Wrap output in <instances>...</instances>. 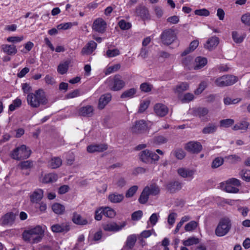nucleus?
Instances as JSON below:
<instances>
[{"label":"nucleus","mask_w":250,"mask_h":250,"mask_svg":"<svg viewBox=\"0 0 250 250\" xmlns=\"http://www.w3.org/2000/svg\"><path fill=\"white\" fill-rule=\"evenodd\" d=\"M44 230L41 226L38 225L24 230L22 237L23 240L31 244L37 243L41 241L44 235Z\"/></svg>","instance_id":"nucleus-1"},{"label":"nucleus","mask_w":250,"mask_h":250,"mask_svg":"<svg viewBox=\"0 0 250 250\" xmlns=\"http://www.w3.org/2000/svg\"><path fill=\"white\" fill-rule=\"evenodd\" d=\"M28 104L32 107L38 108L41 105L48 103V99L43 89L40 88L34 93H30L27 96Z\"/></svg>","instance_id":"nucleus-2"},{"label":"nucleus","mask_w":250,"mask_h":250,"mask_svg":"<svg viewBox=\"0 0 250 250\" xmlns=\"http://www.w3.org/2000/svg\"><path fill=\"white\" fill-rule=\"evenodd\" d=\"M231 228V222L229 218L224 217L221 218L215 230L216 235L222 237L228 233Z\"/></svg>","instance_id":"nucleus-3"},{"label":"nucleus","mask_w":250,"mask_h":250,"mask_svg":"<svg viewBox=\"0 0 250 250\" xmlns=\"http://www.w3.org/2000/svg\"><path fill=\"white\" fill-rule=\"evenodd\" d=\"M109 89L117 91L123 89L125 85V83L119 75H116L113 77H109L105 82Z\"/></svg>","instance_id":"nucleus-4"},{"label":"nucleus","mask_w":250,"mask_h":250,"mask_svg":"<svg viewBox=\"0 0 250 250\" xmlns=\"http://www.w3.org/2000/svg\"><path fill=\"white\" fill-rule=\"evenodd\" d=\"M139 156L140 160L142 162L148 164L155 163L160 158L157 154L148 149L141 151Z\"/></svg>","instance_id":"nucleus-5"},{"label":"nucleus","mask_w":250,"mask_h":250,"mask_svg":"<svg viewBox=\"0 0 250 250\" xmlns=\"http://www.w3.org/2000/svg\"><path fill=\"white\" fill-rule=\"evenodd\" d=\"M31 153V151L28 149L25 145L15 148L11 153V157L14 159L20 160L28 158Z\"/></svg>","instance_id":"nucleus-6"},{"label":"nucleus","mask_w":250,"mask_h":250,"mask_svg":"<svg viewBox=\"0 0 250 250\" xmlns=\"http://www.w3.org/2000/svg\"><path fill=\"white\" fill-rule=\"evenodd\" d=\"M237 81L236 77L232 75H225L215 80V84L219 87H224L232 85Z\"/></svg>","instance_id":"nucleus-7"},{"label":"nucleus","mask_w":250,"mask_h":250,"mask_svg":"<svg viewBox=\"0 0 250 250\" xmlns=\"http://www.w3.org/2000/svg\"><path fill=\"white\" fill-rule=\"evenodd\" d=\"M148 129L146 122L143 120L136 121L130 127V131L133 134H139L144 133Z\"/></svg>","instance_id":"nucleus-8"},{"label":"nucleus","mask_w":250,"mask_h":250,"mask_svg":"<svg viewBox=\"0 0 250 250\" xmlns=\"http://www.w3.org/2000/svg\"><path fill=\"white\" fill-rule=\"evenodd\" d=\"M176 39V35L174 31L168 29L164 31L161 35V39L165 44H171Z\"/></svg>","instance_id":"nucleus-9"},{"label":"nucleus","mask_w":250,"mask_h":250,"mask_svg":"<svg viewBox=\"0 0 250 250\" xmlns=\"http://www.w3.org/2000/svg\"><path fill=\"white\" fill-rule=\"evenodd\" d=\"M126 225L125 222L116 223L114 222H108L103 225V229L106 231H118L121 230Z\"/></svg>","instance_id":"nucleus-10"},{"label":"nucleus","mask_w":250,"mask_h":250,"mask_svg":"<svg viewBox=\"0 0 250 250\" xmlns=\"http://www.w3.org/2000/svg\"><path fill=\"white\" fill-rule=\"evenodd\" d=\"M92 28L96 32L104 33L106 30V23L102 18H98L94 21Z\"/></svg>","instance_id":"nucleus-11"},{"label":"nucleus","mask_w":250,"mask_h":250,"mask_svg":"<svg viewBox=\"0 0 250 250\" xmlns=\"http://www.w3.org/2000/svg\"><path fill=\"white\" fill-rule=\"evenodd\" d=\"M196 170L186 167H180L177 169V173L179 176L184 178L192 179L195 173Z\"/></svg>","instance_id":"nucleus-12"},{"label":"nucleus","mask_w":250,"mask_h":250,"mask_svg":"<svg viewBox=\"0 0 250 250\" xmlns=\"http://www.w3.org/2000/svg\"><path fill=\"white\" fill-rule=\"evenodd\" d=\"M185 149L193 153H198L201 151L202 146L199 142L191 141L186 144Z\"/></svg>","instance_id":"nucleus-13"},{"label":"nucleus","mask_w":250,"mask_h":250,"mask_svg":"<svg viewBox=\"0 0 250 250\" xmlns=\"http://www.w3.org/2000/svg\"><path fill=\"white\" fill-rule=\"evenodd\" d=\"M155 113L158 116L163 117L165 116L168 112V107L161 103H158L154 106Z\"/></svg>","instance_id":"nucleus-14"},{"label":"nucleus","mask_w":250,"mask_h":250,"mask_svg":"<svg viewBox=\"0 0 250 250\" xmlns=\"http://www.w3.org/2000/svg\"><path fill=\"white\" fill-rule=\"evenodd\" d=\"M135 14L141 17L143 20H148L150 18L148 9L143 5H139L135 9Z\"/></svg>","instance_id":"nucleus-15"},{"label":"nucleus","mask_w":250,"mask_h":250,"mask_svg":"<svg viewBox=\"0 0 250 250\" xmlns=\"http://www.w3.org/2000/svg\"><path fill=\"white\" fill-rule=\"evenodd\" d=\"M108 146L106 144H94L87 146V151L89 153L101 152L106 150Z\"/></svg>","instance_id":"nucleus-16"},{"label":"nucleus","mask_w":250,"mask_h":250,"mask_svg":"<svg viewBox=\"0 0 250 250\" xmlns=\"http://www.w3.org/2000/svg\"><path fill=\"white\" fill-rule=\"evenodd\" d=\"M219 42V38L216 36L211 37L209 38L204 44V47L209 50L215 49Z\"/></svg>","instance_id":"nucleus-17"},{"label":"nucleus","mask_w":250,"mask_h":250,"mask_svg":"<svg viewBox=\"0 0 250 250\" xmlns=\"http://www.w3.org/2000/svg\"><path fill=\"white\" fill-rule=\"evenodd\" d=\"M112 96L110 93H106L102 95L99 98L98 108L103 109L111 101Z\"/></svg>","instance_id":"nucleus-18"},{"label":"nucleus","mask_w":250,"mask_h":250,"mask_svg":"<svg viewBox=\"0 0 250 250\" xmlns=\"http://www.w3.org/2000/svg\"><path fill=\"white\" fill-rule=\"evenodd\" d=\"M94 107L87 105L81 107L79 110V114L83 117H91L93 115Z\"/></svg>","instance_id":"nucleus-19"},{"label":"nucleus","mask_w":250,"mask_h":250,"mask_svg":"<svg viewBox=\"0 0 250 250\" xmlns=\"http://www.w3.org/2000/svg\"><path fill=\"white\" fill-rule=\"evenodd\" d=\"M96 47L97 43L94 41H91L83 48L81 51V54L83 55H89L96 49Z\"/></svg>","instance_id":"nucleus-20"},{"label":"nucleus","mask_w":250,"mask_h":250,"mask_svg":"<svg viewBox=\"0 0 250 250\" xmlns=\"http://www.w3.org/2000/svg\"><path fill=\"white\" fill-rule=\"evenodd\" d=\"M43 197V191L42 189H36L30 196V201L33 203H39Z\"/></svg>","instance_id":"nucleus-21"},{"label":"nucleus","mask_w":250,"mask_h":250,"mask_svg":"<svg viewBox=\"0 0 250 250\" xmlns=\"http://www.w3.org/2000/svg\"><path fill=\"white\" fill-rule=\"evenodd\" d=\"M145 190L150 195H157L159 194L160 189L159 186L156 183H151L144 188Z\"/></svg>","instance_id":"nucleus-22"},{"label":"nucleus","mask_w":250,"mask_h":250,"mask_svg":"<svg viewBox=\"0 0 250 250\" xmlns=\"http://www.w3.org/2000/svg\"><path fill=\"white\" fill-rule=\"evenodd\" d=\"M70 229L69 226L66 223L55 224L51 226V230L54 232H67Z\"/></svg>","instance_id":"nucleus-23"},{"label":"nucleus","mask_w":250,"mask_h":250,"mask_svg":"<svg viewBox=\"0 0 250 250\" xmlns=\"http://www.w3.org/2000/svg\"><path fill=\"white\" fill-rule=\"evenodd\" d=\"M189 88V84L186 82H182L176 85L173 88V92L179 95L183 93L184 91H187Z\"/></svg>","instance_id":"nucleus-24"},{"label":"nucleus","mask_w":250,"mask_h":250,"mask_svg":"<svg viewBox=\"0 0 250 250\" xmlns=\"http://www.w3.org/2000/svg\"><path fill=\"white\" fill-rule=\"evenodd\" d=\"M15 219V215L12 212H9L3 215L0 220L1 223L3 225L12 224Z\"/></svg>","instance_id":"nucleus-25"},{"label":"nucleus","mask_w":250,"mask_h":250,"mask_svg":"<svg viewBox=\"0 0 250 250\" xmlns=\"http://www.w3.org/2000/svg\"><path fill=\"white\" fill-rule=\"evenodd\" d=\"M167 189L170 192L173 193L177 190H180L181 188V184L178 181L170 182L167 183L166 186Z\"/></svg>","instance_id":"nucleus-26"},{"label":"nucleus","mask_w":250,"mask_h":250,"mask_svg":"<svg viewBox=\"0 0 250 250\" xmlns=\"http://www.w3.org/2000/svg\"><path fill=\"white\" fill-rule=\"evenodd\" d=\"M2 50L6 54L14 55L17 52L16 47L14 44H3L1 46Z\"/></svg>","instance_id":"nucleus-27"},{"label":"nucleus","mask_w":250,"mask_h":250,"mask_svg":"<svg viewBox=\"0 0 250 250\" xmlns=\"http://www.w3.org/2000/svg\"><path fill=\"white\" fill-rule=\"evenodd\" d=\"M208 62L207 59L203 57H197L195 60L194 69L198 70L204 67Z\"/></svg>","instance_id":"nucleus-28"},{"label":"nucleus","mask_w":250,"mask_h":250,"mask_svg":"<svg viewBox=\"0 0 250 250\" xmlns=\"http://www.w3.org/2000/svg\"><path fill=\"white\" fill-rule=\"evenodd\" d=\"M250 125V123L246 120H243L240 122L236 124L232 128L234 130H247Z\"/></svg>","instance_id":"nucleus-29"},{"label":"nucleus","mask_w":250,"mask_h":250,"mask_svg":"<svg viewBox=\"0 0 250 250\" xmlns=\"http://www.w3.org/2000/svg\"><path fill=\"white\" fill-rule=\"evenodd\" d=\"M124 198L122 194L117 193H112L108 195V199L111 203H118L121 202Z\"/></svg>","instance_id":"nucleus-30"},{"label":"nucleus","mask_w":250,"mask_h":250,"mask_svg":"<svg viewBox=\"0 0 250 250\" xmlns=\"http://www.w3.org/2000/svg\"><path fill=\"white\" fill-rule=\"evenodd\" d=\"M72 221L75 224L79 225H85L88 224V221L85 218L76 212L73 214Z\"/></svg>","instance_id":"nucleus-31"},{"label":"nucleus","mask_w":250,"mask_h":250,"mask_svg":"<svg viewBox=\"0 0 250 250\" xmlns=\"http://www.w3.org/2000/svg\"><path fill=\"white\" fill-rule=\"evenodd\" d=\"M222 187L224 190L229 193H238L239 192V189L233 185L229 184L227 181L225 183H222Z\"/></svg>","instance_id":"nucleus-32"},{"label":"nucleus","mask_w":250,"mask_h":250,"mask_svg":"<svg viewBox=\"0 0 250 250\" xmlns=\"http://www.w3.org/2000/svg\"><path fill=\"white\" fill-rule=\"evenodd\" d=\"M58 179L57 174L53 173H50L45 174L41 181L43 183H49L56 182Z\"/></svg>","instance_id":"nucleus-33"},{"label":"nucleus","mask_w":250,"mask_h":250,"mask_svg":"<svg viewBox=\"0 0 250 250\" xmlns=\"http://www.w3.org/2000/svg\"><path fill=\"white\" fill-rule=\"evenodd\" d=\"M62 165V159L58 157L52 158L49 162L48 166L52 169L57 168Z\"/></svg>","instance_id":"nucleus-34"},{"label":"nucleus","mask_w":250,"mask_h":250,"mask_svg":"<svg viewBox=\"0 0 250 250\" xmlns=\"http://www.w3.org/2000/svg\"><path fill=\"white\" fill-rule=\"evenodd\" d=\"M199 42L197 40H194L191 42L189 44V47L185 49L182 53V56H186L194 51L198 46Z\"/></svg>","instance_id":"nucleus-35"},{"label":"nucleus","mask_w":250,"mask_h":250,"mask_svg":"<svg viewBox=\"0 0 250 250\" xmlns=\"http://www.w3.org/2000/svg\"><path fill=\"white\" fill-rule=\"evenodd\" d=\"M137 240V237L135 235H131L128 236L125 245V248H127L129 250L132 249Z\"/></svg>","instance_id":"nucleus-36"},{"label":"nucleus","mask_w":250,"mask_h":250,"mask_svg":"<svg viewBox=\"0 0 250 250\" xmlns=\"http://www.w3.org/2000/svg\"><path fill=\"white\" fill-rule=\"evenodd\" d=\"M52 209L56 214H62L64 212L65 207L64 206L56 203L52 205Z\"/></svg>","instance_id":"nucleus-37"},{"label":"nucleus","mask_w":250,"mask_h":250,"mask_svg":"<svg viewBox=\"0 0 250 250\" xmlns=\"http://www.w3.org/2000/svg\"><path fill=\"white\" fill-rule=\"evenodd\" d=\"M136 89L134 88H132L125 91L121 95V98H131L135 94Z\"/></svg>","instance_id":"nucleus-38"},{"label":"nucleus","mask_w":250,"mask_h":250,"mask_svg":"<svg viewBox=\"0 0 250 250\" xmlns=\"http://www.w3.org/2000/svg\"><path fill=\"white\" fill-rule=\"evenodd\" d=\"M217 129V125L213 124H209L202 130L204 134L213 133Z\"/></svg>","instance_id":"nucleus-39"},{"label":"nucleus","mask_w":250,"mask_h":250,"mask_svg":"<svg viewBox=\"0 0 250 250\" xmlns=\"http://www.w3.org/2000/svg\"><path fill=\"white\" fill-rule=\"evenodd\" d=\"M103 214L107 217L112 218L116 215V212L113 209L109 207L102 208Z\"/></svg>","instance_id":"nucleus-40"},{"label":"nucleus","mask_w":250,"mask_h":250,"mask_svg":"<svg viewBox=\"0 0 250 250\" xmlns=\"http://www.w3.org/2000/svg\"><path fill=\"white\" fill-rule=\"evenodd\" d=\"M200 240L195 237H191L188 238L187 240L183 242V244L185 246H190L193 245L197 244L199 243Z\"/></svg>","instance_id":"nucleus-41"},{"label":"nucleus","mask_w":250,"mask_h":250,"mask_svg":"<svg viewBox=\"0 0 250 250\" xmlns=\"http://www.w3.org/2000/svg\"><path fill=\"white\" fill-rule=\"evenodd\" d=\"M69 62L66 61L60 63L58 66V72L61 74H64L66 73L68 68Z\"/></svg>","instance_id":"nucleus-42"},{"label":"nucleus","mask_w":250,"mask_h":250,"mask_svg":"<svg viewBox=\"0 0 250 250\" xmlns=\"http://www.w3.org/2000/svg\"><path fill=\"white\" fill-rule=\"evenodd\" d=\"M198 225V223L197 222L191 221L185 225V230L186 231H192L197 228Z\"/></svg>","instance_id":"nucleus-43"},{"label":"nucleus","mask_w":250,"mask_h":250,"mask_svg":"<svg viewBox=\"0 0 250 250\" xmlns=\"http://www.w3.org/2000/svg\"><path fill=\"white\" fill-rule=\"evenodd\" d=\"M232 37L235 42L240 43L243 41L245 37V35H239L237 32L233 31L232 33Z\"/></svg>","instance_id":"nucleus-44"},{"label":"nucleus","mask_w":250,"mask_h":250,"mask_svg":"<svg viewBox=\"0 0 250 250\" xmlns=\"http://www.w3.org/2000/svg\"><path fill=\"white\" fill-rule=\"evenodd\" d=\"M21 101L20 99L17 98L15 100L13 101L12 104H11L9 106V110L10 111H14L16 108H19L21 106Z\"/></svg>","instance_id":"nucleus-45"},{"label":"nucleus","mask_w":250,"mask_h":250,"mask_svg":"<svg viewBox=\"0 0 250 250\" xmlns=\"http://www.w3.org/2000/svg\"><path fill=\"white\" fill-rule=\"evenodd\" d=\"M121 68V65L119 63L108 67L104 71L105 75H109L113 72H116Z\"/></svg>","instance_id":"nucleus-46"},{"label":"nucleus","mask_w":250,"mask_h":250,"mask_svg":"<svg viewBox=\"0 0 250 250\" xmlns=\"http://www.w3.org/2000/svg\"><path fill=\"white\" fill-rule=\"evenodd\" d=\"M234 123V120L231 119L222 120L220 121V127L227 128L232 125Z\"/></svg>","instance_id":"nucleus-47"},{"label":"nucleus","mask_w":250,"mask_h":250,"mask_svg":"<svg viewBox=\"0 0 250 250\" xmlns=\"http://www.w3.org/2000/svg\"><path fill=\"white\" fill-rule=\"evenodd\" d=\"M239 174L243 180L250 182V170L243 169L240 172Z\"/></svg>","instance_id":"nucleus-48"},{"label":"nucleus","mask_w":250,"mask_h":250,"mask_svg":"<svg viewBox=\"0 0 250 250\" xmlns=\"http://www.w3.org/2000/svg\"><path fill=\"white\" fill-rule=\"evenodd\" d=\"M146 190L144 189H143L139 198V202L141 204H145L148 200L149 195Z\"/></svg>","instance_id":"nucleus-49"},{"label":"nucleus","mask_w":250,"mask_h":250,"mask_svg":"<svg viewBox=\"0 0 250 250\" xmlns=\"http://www.w3.org/2000/svg\"><path fill=\"white\" fill-rule=\"evenodd\" d=\"M153 143L156 145H161L167 142V139L164 136L160 135L154 137Z\"/></svg>","instance_id":"nucleus-50"},{"label":"nucleus","mask_w":250,"mask_h":250,"mask_svg":"<svg viewBox=\"0 0 250 250\" xmlns=\"http://www.w3.org/2000/svg\"><path fill=\"white\" fill-rule=\"evenodd\" d=\"M224 163V159L221 157H217L212 161L211 167L216 168L222 166Z\"/></svg>","instance_id":"nucleus-51"},{"label":"nucleus","mask_w":250,"mask_h":250,"mask_svg":"<svg viewBox=\"0 0 250 250\" xmlns=\"http://www.w3.org/2000/svg\"><path fill=\"white\" fill-rule=\"evenodd\" d=\"M138 189L137 186H133L131 187L126 192L125 197L126 198H130L132 197L136 192Z\"/></svg>","instance_id":"nucleus-52"},{"label":"nucleus","mask_w":250,"mask_h":250,"mask_svg":"<svg viewBox=\"0 0 250 250\" xmlns=\"http://www.w3.org/2000/svg\"><path fill=\"white\" fill-rule=\"evenodd\" d=\"M240 98H236L231 99L229 97H226L224 98V103L225 105H229L232 104H235L239 103L241 101Z\"/></svg>","instance_id":"nucleus-53"},{"label":"nucleus","mask_w":250,"mask_h":250,"mask_svg":"<svg viewBox=\"0 0 250 250\" xmlns=\"http://www.w3.org/2000/svg\"><path fill=\"white\" fill-rule=\"evenodd\" d=\"M118 25L122 30H128L131 27V24L128 22L125 21V20H121L118 22Z\"/></svg>","instance_id":"nucleus-54"},{"label":"nucleus","mask_w":250,"mask_h":250,"mask_svg":"<svg viewBox=\"0 0 250 250\" xmlns=\"http://www.w3.org/2000/svg\"><path fill=\"white\" fill-rule=\"evenodd\" d=\"M152 85L147 83H144L140 85V89L144 92H150L152 90Z\"/></svg>","instance_id":"nucleus-55"},{"label":"nucleus","mask_w":250,"mask_h":250,"mask_svg":"<svg viewBox=\"0 0 250 250\" xmlns=\"http://www.w3.org/2000/svg\"><path fill=\"white\" fill-rule=\"evenodd\" d=\"M120 52L118 49L115 48L114 49H108L106 52L107 57L111 58L117 56L120 54Z\"/></svg>","instance_id":"nucleus-56"},{"label":"nucleus","mask_w":250,"mask_h":250,"mask_svg":"<svg viewBox=\"0 0 250 250\" xmlns=\"http://www.w3.org/2000/svg\"><path fill=\"white\" fill-rule=\"evenodd\" d=\"M19 167H20L22 169H27L33 167V163L32 162L29 160L23 161L20 164Z\"/></svg>","instance_id":"nucleus-57"},{"label":"nucleus","mask_w":250,"mask_h":250,"mask_svg":"<svg viewBox=\"0 0 250 250\" xmlns=\"http://www.w3.org/2000/svg\"><path fill=\"white\" fill-rule=\"evenodd\" d=\"M194 13L196 15L205 17L208 16L210 14L209 11L208 9L205 8L196 10L194 11Z\"/></svg>","instance_id":"nucleus-58"},{"label":"nucleus","mask_w":250,"mask_h":250,"mask_svg":"<svg viewBox=\"0 0 250 250\" xmlns=\"http://www.w3.org/2000/svg\"><path fill=\"white\" fill-rule=\"evenodd\" d=\"M44 80L47 85H53L56 83L54 77L51 75H46L44 78Z\"/></svg>","instance_id":"nucleus-59"},{"label":"nucleus","mask_w":250,"mask_h":250,"mask_svg":"<svg viewBox=\"0 0 250 250\" xmlns=\"http://www.w3.org/2000/svg\"><path fill=\"white\" fill-rule=\"evenodd\" d=\"M149 103L148 101H144L141 102L138 109V112L140 113L144 112L148 108Z\"/></svg>","instance_id":"nucleus-60"},{"label":"nucleus","mask_w":250,"mask_h":250,"mask_svg":"<svg viewBox=\"0 0 250 250\" xmlns=\"http://www.w3.org/2000/svg\"><path fill=\"white\" fill-rule=\"evenodd\" d=\"M24 39V37L23 36L18 37V36H12L10 37L7 38L6 40L8 42H13V43H18L20 42Z\"/></svg>","instance_id":"nucleus-61"},{"label":"nucleus","mask_w":250,"mask_h":250,"mask_svg":"<svg viewBox=\"0 0 250 250\" xmlns=\"http://www.w3.org/2000/svg\"><path fill=\"white\" fill-rule=\"evenodd\" d=\"M241 21L245 25H250V13H247L241 17Z\"/></svg>","instance_id":"nucleus-62"},{"label":"nucleus","mask_w":250,"mask_h":250,"mask_svg":"<svg viewBox=\"0 0 250 250\" xmlns=\"http://www.w3.org/2000/svg\"><path fill=\"white\" fill-rule=\"evenodd\" d=\"M194 96L193 94L187 93L184 96L181 101L183 103H188L194 99Z\"/></svg>","instance_id":"nucleus-63"},{"label":"nucleus","mask_w":250,"mask_h":250,"mask_svg":"<svg viewBox=\"0 0 250 250\" xmlns=\"http://www.w3.org/2000/svg\"><path fill=\"white\" fill-rule=\"evenodd\" d=\"M143 216L142 210H138L133 212L131 215V218L134 221H138Z\"/></svg>","instance_id":"nucleus-64"}]
</instances>
